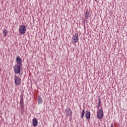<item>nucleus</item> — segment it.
<instances>
[{
	"mask_svg": "<svg viewBox=\"0 0 127 127\" xmlns=\"http://www.w3.org/2000/svg\"><path fill=\"white\" fill-rule=\"evenodd\" d=\"M101 104H98V106L96 107L98 109L97 114V118L98 120H102L103 118H104V111H103V108L101 107V109H100V106Z\"/></svg>",
	"mask_w": 127,
	"mask_h": 127,
	"instance_id": "obj_1",
	"label": "nucleus"
},
{
	"mask_svg": "<svg viewBox=\"0 0 127 127\" xmlns=\"http://www.w3.org/2000/svg\"><path fill=\"white\" fill-rule=\"evenodd\" d=\"M22 68V66L19 64H16L14 67V72L15 74H19L20 73V68Z\"/></svg>",
	"mask_w": 127,
	"mask_h": 127,
	"instance_id": "obj_2",
	"label": "nucleus"
},
{
	"mask_svg": "<svg viewBox=\"0 0 127 127\" xmlns=\"http://www.w3.org/2000/svg\"><path fill=\"white\" fill-rule=\"evenodd\" d=\"M19 31L20 34H25V32H26V27L24 25L20 26L19 28Z\"/></svg>",
	"mask_w": 127,
	"mask_h": 127,
	"instance_id": "obj_3",
	"label": "nucleus"
},
{
	"mask_svg": "<svg viewBox=\"0 0 127 127\" xmlns=\"http://www.w3.org/2000/svg\"><path fill=\"white\" fill-rule=\"evenodd\" d=\"M16 62L17 65H20V66H22V63L21 62V58L19 56H17L16 57Z\"/></svg>",
	"mask_w": 127,
	"mask_h": 127,
	"instance_id": "obj_4",
	"label": "nucleus"
},
{
	"mask_svg": "<svg viewBox=\"0 0 127 127\" xmlns=\"http://www.w3.org/2000/svg\"><path fill=\"white\" fill-rule=\"evenodd\" d=\"M73 42L74 43H77L78 40H79V35L78 33H76L74 37H73Z\"/></svg>",
	"mask_w": 127,
	"mask_h": 127,
	"instance_id": "obj_5",
	"label": "nucleus"
},
{
	"mask_svg": "<svg viewBox=\"0 0 127 127\" xmlns=\"http://www.w3.org/2000/svg\"><path fill=\"white\" fill-rule=\"evenodd\" d=\"M65 114L66 116L72 117V110L70 109H67L65 110Z\"/></svg>",
	"mask_w": 127,
	"mask_h": 127,
	"instance_id": "obj_6",
	"label": "nucleus"
},
{
	"mask_svg": "<svg viewBox=\"0 0 127 127\" xmlns=\"http://www.w3.org/2000/svg\"><path fill=\"white\" fill-rule=\"evenodd\" d=\"M33 126L34 127H37L38 125V121L36 118H34L32 120Z\"/></svg>",
	"mask_w": 127,
	"mask_h": 127,
	"instance_id": "obj_7",
	"label": "nucleus"
},
{
	"mask_svg": "<svg viewBox=\"0 0 127 127\" xmlns=\"http://www.w3.org/2000/svg\"><path fill=\"white\" fill-rule=\"evenodd\" d=\"M85 118L86 120H90L91 119V113L90 111H86L85 114Z\"/></svg>",
	"mask_w": 127,
	"mask_h": 127,
	"instance_id": "obj_8",
	"label": "nucleus"
},
{
	"mask_svg": "<svg viewBox=\"0 0 127 127\" xmlns=\"http://www.w3.org/2000/svg\"><path fill=\"white\" fill-rule=\"evenodd\" d=\"M14 82L16 86H19L21 83L20 80H15Z\"/></svg>",
	"mask_w": 127,
	"mask_h": 127,
	"instance_id": "obj_9",
	"label": "nucleus"
},
{
	"mask_svg": "<svg viewBox=\"0 0 127 127\" xmlns=\"http://www.w3.org/2000/svg\"><path fill=\"white\" fill-rule=\"evenodd\" d=\"M42 102H43L42 100V98H41L40 96H39L38 98V103L42 104Z\"/></svg>",
	"mask_w": 127,
	"mask_h": 127,
	"instance_id": "obj_10",
	"label": "nucleus"
},
{
	"mask_svg": "<svg viewBox=\"0 0 127 127\" xmlns=\"http://www.w3.org/2000/svg\"><path fill=\"white\" fill-rule=\"evenodd\" d=\"M20 106H24V102H23V98H21L20 100Z\"/></svg>",
	"mask_w": 127,
	"mask_h": 127,
	"instance_id": "obj_11",
	"label": "nucleus"
},
{
	"mask_svg": "<svg viewBox=\"0 0 127 127\" xmlns=\"http://www.w3.org/2000/svg\"><path fill=\"white\" fill-rule=\"evenodd\" d=\"M85 17H86V19H88V18H89V17H90V13L89 12L87 11L85 13Z\"/></svg>",
	"mask_w": 127,
	"mask_h": 127,
	"instance_id": "obj_12",
	"label": "nucleus"
},
{
	"mask_svg": "<svg viewBox=\"0 0 127 127\" xmlns=\"http://www.w3.org/2000/svg\"><path fill=\"white\" fill-rule=\"evenodd\" d=\"M84 116H85V109H83L82 113H81V115L80 116V118L81 119H83V118H84Z\"/></svg>",
	"mask_w": 127,
	"mask_h": 127,
	"instance_id": "obj_13",
	"label": "nucleus"
},
{
	"mask_svg": "<svg viewBox=\"0 0 127 127\" xmlns=\"http://www.w3.org/2000/svg\"><path fill=\"white\" fill-rule=\"evenodd\" d=\"M3 33V36H4V37H5V36H7L8 32H7V31L6 30V29H5L4 30Z\"/></svg>",
	"mask_w": 127,
	"mask_h": 127,
	"instance_id": "obj_14",
	"label": "nucleus"
},
{
	"mask_svg": "<svg viewBox=\"0 0 127 127\" xmlns=\"http://www.w3.org/2000/svg\"><path fill=\"white\" fill-rule=\"evenodd\" d=\"M21 108V111H23L24 110V105L20 106Z\"/></svg>",
	"mask_w": 127,
	"mask_h": 127,
	"instance_id": "obj_15",
	"label": "nucleus"
},
{
	"mask_svg": "<svg viewBox=\"0 0 127 127\" xmlns=\"http://www.w3.org/2000/svg\"><path fill=\"white\" fill-rule=\"evenodd\" d=\"M98 101H99L98 104L101 105V98L99 97Z\"/></svg>",
	"mask_w": 127,
	"mask_h": 127,
	"instance_id": "obj_16",
	"label": "nucleus"
},
{
	"mask_svg": "<svg viewBox=\"0 0 127 127\" xmlns=\"http://www.w3.org/2000/svg\"><path fill=\"white\" fill-rule=\"evenodd\" d=\"M15 80H21L20 78H18L16 77V76H15Z\"/></svg>",
	"mask_w": 127,
	"mask_h": 127,
	"instance_id": "obj_17",
	"label": "nucleus"
},
{
	"mask_svg": "<svg viewBox=\"0 0 127 127\" xmlns=\"http://www.w3.org/2000/svg\"><path fill=\"white\" fill-rule=\"evenodd\" d=\"M111 127H114V125H113V124H111Z\"/></svg>",
	"mask_w": 127,
	"mask_h": 127,
	"instance_id": "obj_18",
	"label": "nucleus"
},
{
	"mask_svg": "<svg viewBox=\"0 0 127 127\" xmlns=\"http://www.w3.org/2000/svg\"><path fill=\"white\" fill-rule=\"evenodd\" d=\"M86 22H87V20H86Z\"/></svg>",
	"mask_w": 127,
	"mask_h": 127,
	"instance_id": "obj_19",
	"label": "nucleus"
}]
</instances>
